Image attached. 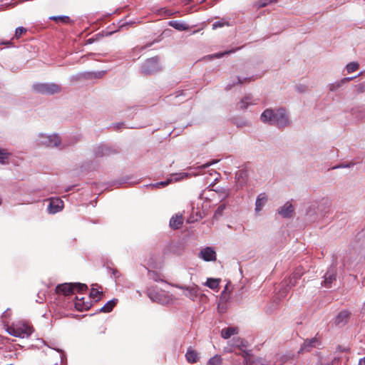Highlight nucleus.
I'll return each instance as SVG.
<instances>
[{"mask_svg": "<svg viewBox=\"0 0 365 365\" xmlns=\"http://www.w3.org/2000/svg\"><path fill=\"white\" fill-rule=\"evenodd\" d=\"M118 271H117V270L113 271V274H114V276H115V277H117V274H118Z\"/></svg>", "mask_w": 365, "mask_h": 365, "instance_id": "nucleus-54", "label": "nucleus"}, {"mask_svg": "<svg viewBox=\"0 0 365 365\" xmlns=\"http://www.w3.org/2000/svg\"><path fill=\"white\" fill-rule=\"evenodd\" d=\"M354 165V163H341L339 165H336L335 167L333 168V169H336V168H350L351 166H353Z\"/></svg>", "mask_w": 365, "mask_h": 365, "instance_id": "nucleus-45", "label": "nucleus"}, {"mask_svg": "<svg viewBox=\"0 0 365 365\" xmlns=\"http://www.w3.org/2000/svg\"><path fill=\"white\" fill-rule=\"evenodd\" d=\"M252 97L251 96H245L240 102V108L242 110L246 109L249 105L252 104Z\"/></svg>", "mask_w": 365, "mask_h": 365, "instance_id": "nucleus-30", "label": "nucleus"}, {"mask_svg": "<svg viewBox=\"0 0 365 365\" xmlns=\"http://www.w3.org/2000/svg\"><path fill=\"white\" fill-rule=\"evenodd\" d=\"M263 123L275 125L278 128H284L289 124L288 116L284 108L277 110L266 109L260 116Z\"/></svg>", "mask_w": 365, "mask_h": 365, "instance_id": "nucleus-1", "label": "nucleus"}, {"mask_svg": "<svg viewBox=\"0 0 365 365\" xmlns=\"http://www.w3.org/2000/svg\"><path fill=\"white\" fill-rule=\"evenodd\" d=\"M39 138V143L46 147H58L61 144L60 137L56 134L50 135L41 134Z\"/></svg>", "mask_w": 365, "mask_h": 365, "instance_id": "nucleus-8", "label": "nucleus"}, {"mask_svg": "<svg viewBox=\"0 0 365 365\" xmlns=\"http://www.w3.org/2000/svg\"><path fill=\"white\" fill-rule=\"evenodd\" d=\"M63 207V202L60 198H51L48 205L49 213L55 214L60 212Z\"/></svg>", "mask_w": 365, "mask_h": 365, "instance_id": "nucleus-12", "label": "nucleus"}, {"mask_svg": "<svg viewBox=\"0 0 365 365\" xmlns=\"http://www.w3.org/2000/svg\"><path fill=\"white\" fill-rule=\"evenodd\" d=\"M219 160H211L207 163H205L203 164L201 166H198L197 167V169L200 170V169H205V168H207L208 167H210V165H214L215 163H217Z\"/></svg>", "mask_w": 365, "mask_h": 365, "instance_id": "nucleus-44", "label": "nucleus"}, {"mask_svg": "<svg viewBox=\"0 0 365 365\" xmlns=\"http://www.w3.org/2000/svg\"><path fill=\"white\" fill-rule=\"evenodd\" d=\"M235 178L237 180V185L240 187H242L247 184L248 173L245 170H238L235 174Z\"/></svg>", "mask_w": 365, "mask_h": 365, "instance_id": "nucleus-17", "label": "nucleus"}, {"mask_svg": "<svg viewBox=\"0 0 365 365\" xmlns=\"http://www.w3.org/2000/svg\"><path fill=\"white\" fill-rule=\"evenodd\" d=\"M175 287L185 290L184 295L191 300L194 301L195 299L199 294V287L197 285H193L192 287H186L182 285L176 284Z\"/></svg>", "mask_w": 365, "mask_h": 365, "instance_id": "nucleus-11", "label": "nucleus"}, {"mask_svg": "<svg viewBox=\"0 0 365 365\" xmlns=\"http://www.w3.org/2000/svg\"><path fill=\"white\" fill-rule=\"evenodd\" d=\"M169 25L180 31L189 29V26L187 24H184L180 21H170L169 22Z\"/></svg>", "mask_w": 365, "mask_h": 365, "instance_id": "nucleus-26", "label": "nucleus"}, {"mask_svg": "<svg viewBox=\"0 0 365 365\" xmlns=\"http://www.w3.org/2000/svg\"><path fill=\"white\" fill-rule=\"evenodd\" d=\"M86 289H88L87 285L81 283H64L58 284L56 287V293L63 294L64 296L74 294L75 290L78 292H83Z\"/></svg>", "mask_w": 365, "mask_h": 365, "instance_id": "nucleus-2", "label": "nucleus"}, {"mask_svg": "<svg viewBox=\"0 0 365 365\" xmlns=\"http://www.w3.org/2000/svg\"><path fill=\"white\" fill-rule=\"evenodd\" d=\"M225 207V204H221L215 212L214 217L217 219L219 217L222 216Z\"/></svg>", "mask_w": 365, "mask_h": 365, "instance_id": "nucleus-37", "label": "nucleus"}, {"mask_svg": "<svg viewBox=\"0 0 365 365\" xmlns=\"http://www.w3.org/2000/svg\"><path fill=\"white\" fill-rule=\"evenodd\" d=\"M49 19L56 22L61 21L63 24H70L72 21L68 16H53L49 17Z\"/></svg>", "mask_w": 365, "mask_h": 365, "instance_id": "nucleus-29", "label": "nucleus"}, {"mask_svg": "<svg viewBox=\"0 0 365 365\" xmlns=\"http://www.w3.org/2000/svg\"><path fill=\"white\" fill-rule=\"evenodd\" d=\"M294 212V208L292 203L287 202L278 210V213L284 218L291 217Z\"/></svg>", "mask_w": 365, "mask_h": 365, "instance_id": "nucleus-14", "label": "nucleus"}, {"mask_svg": "<svg viewBox=\"0 0 365 365\" xmlns=\"http://www.w3.org/2000/svg\"><path fill=\"white\" fill-rule=\"evenodd\" d=\"M267 201V197L265 193L259 194L255 202V212H258L261 211Z\"/></svg>", "mask_w": 365, "mask_h": 365, "instance_id": "nucleus-22", "label": "nucleus"}, {"mask_svg": "<svg viewBox=\"0 0 365 365\" xmlns=\"http://www.w3.org/2000/svg\"><path fill=\"white\" fill-rule=\"evenodd\" d=\"M359 67V64L357 62H351L346 66V69L349 73L356 71Z\"/></svg>", "mask_w": 365, "mask_h": 365, "instance_id": "nucleus-35", "label": "nucleus"}, {"mask_svg": "<svg viewBox=\"0 0 365 365\" xmlns=\"http://www.w3.org/2000/svg\"><path fill=\"white\" fill-rule=\"evenodd\" d=\"M225 25H228V23L225 21H215V23H213L212 24V29H216L217 28H221V27H223Z\"/></svg>", "mask_w": 365, "mask_h": 365, "instance_id": "nucleus-42", "label": "nucleus"}, {"mask_svg": "<svg viewBox=\"0 0 365 365\" xmlns=\"http://www.w3.org/2000/svg\"><path fill=\"white\" fill-rule=\"evenodd\" d=\"M172 14H173V13H172L171 11H169V12L168 13V15L170 16V15H172Z\"/></svg>", "mask_w": 365, "mask_h": 365, "instance_id": "nucleus-55", "label": "nucleus"}, {"mask_svg": "<svg viewBox=\"0 0 365 365\" xmlns=\"http://www.w3.org/2000/svg\"><path fill=\"white\" fill-rule=\"evenodd\" d=\"M26 32V29L24 27H18L16 29V31H15V37L16 38H20V36L21 35H23L24 34H25Z\"/></svg>", "mask_w": 365, "mask_h": 365, "instance_id": "nucleus-43", "label": "nucleus"}, {"mask_svg": "<svg viewBox=\"0 0 365 365\" xmlns=\"http://www.w3.org/2000/svg\"><path fill=\"white\" fill-rule=\"evenodd\" d=\"M351 316V312L348 310H342L341 311L335 319V324L337 326L343 327L349 321Z\"/></svg>", "mask_w": 365, "mask_h": 365, "instance_id": "nucleus-15", "label": "nucleus"}, {"mask_svg": "<svg viewBox=\"0 0 365 365\" xmlns=\"http://www.w3.org/2000/svg\"><path fill=\"white\" fill-rule=\"evenodd\" d=\"M359 365H365V357L359 360Z\"/></svg>", "mask_w": 365, "mask_h": 365, "instance_id": "nucleus-50", "label": "nucleus"}, {"mask_svg": "<svg viewBox=\"0 0 365 365\" xmlns=\"http://www.w3.org/2000/svg\"><path fill=\"white\" fill-rule=\"evenodd\" d=\"M148 275L150 279H153L155 282L163 281L162 279H160L158 273L155 271H149Z\"/></svg>", "mask_w": 365, "mask_h": 365, "instance_id": "nucleus-40", "label": "nucleus"}, {"mask_svg": "<svg viewBox=\"0 0 365 365\" xmlns=\"http://www.w3.org/2000/svg\"><path fill=\"white\" fill-rule=\"evenodd\" d=\"M106 73V71H101L98 72H93V71H86L83 72L78 74V78L79 79H85V80H90V79H97V78H101Z\"/></svg>", "mask_w": 365, "mask_h": 365, "instance_id": "nucleus-16", "label": "nucleus"}, {"mask_svg": "<svg viewBox=\"0 0 365 365\" xmlns=\"http://www.w3.org/2000/svg\"><path fill=\"white\" fill-rule=\"evenodd\" d=\"M168 247H165L164 249V251H163L164 254H167L168 253Z\"/></svg>", "mask_w": 365, "mask_h": 365, "instance_id": "nucleus-53", "label": "nucleus"}, {"mask_svg": "<svg viewBox=\"0 0 365 365\" xmlns=\"http://www.w3.org/2000/svg\"><path fill=\"white\" fill-rule=\"evenodd\" d=\"M356 76L344 78L341 79V83H343L344 84L347 83L349 81H351L354 80V78H356Z\"/></svg>", "mask_w": 365, "mask_h": 365, "instance_id": "nucleus-47", "label": "nucleus"}, {"mask_svg": "<svg viewBox=\"0 0 365 365\" xmlns=\"http://www.w3.org/2000/svg\"><path fill=\"white\" fill-rule=\"evenodd\" d=\"M220 282V279H219L208 278L205 282V285L212 289H215L218 288Z\"/></svg>", "mask_w": 365, "mask_h": 365, "instance_id": "nucleus-31", "label": "nucleus"}, {"mask_svg": "<svg viewBox=\"0 0 365 365\" xmlns=\"http://www.w3.org/2000/svg\"><path fill=\"white\" fill-rule=\"evenodd\" d=\"M158 57H153L145 61L140 67V71L145 75H150L160 71Z\"/></svg>", "mask_w": 365, "mask_h": 365, "instance_id": "nucleus-5", "label": "nucleus"}, {"mask_svg": "<svg viewBox=\"0 0 365 365\" xmlns=\"http://www.w3.org/2000/svg\"><path fill=\"white\" fill-rule=\"evenodd\" d=\"M103 294V292H99L98 289L95 288H92L90 292V297L95 299L96 302H98L100 299V296Z\"/></svg>", "mask_w": 365, "mask_h": 365, "instance_id": "nucleus-34", "label": "nucleus"}, {"mask_svg": "<svg viewBox=\"0 0 365 365\" xmlns=\"http://www.w3.org/2000/svg\"><path fill=\"white\" fill-rule=\"evenodd\" d=\"M8 332L16 337L24 338L30 336L33 332V328L27 324L13 325L8 329Z\"/></svg>", "mask_w": 365, "mask_h": 365, "instance_id": "nucleus-6", "label": "nucleus"}, {"mask_svg": "<svg viewBox=\"0 0 365 365\" xmlns=\"http://www.w3.org/2000/svg\"><path fill=\"white\" fill-rule=\"evenodd\" d=\"M223 193L225 194L224 197H228V196H229V194H230L229 190H226V191H225Z\"/></svg>", "mask_w": 365, "mask_h": 365, "instance_id": "nucleus-51", "label": "nucleus"}, {"mask_svg": "<svg viewBox=\"0 0 365 365\" xmlns=\"http://www.w3.org/2000/svg\"><path fill=\"white\" fill-rule=\"evenodd\" d=\"M344 85L343 83H341V80L332 83H330L329 86V91H337L340 87H341Z\"/></svg>", "mask_w": 365, "mask_h": 365, "instance_id": "nucleus-39", "label": "nucleus"}, {"mask_svg": "<svg viewBox=\"0 0 365 365\" xmlns=\"http://www.w3.org/2000/svg\"><path fill=\"white\" fill-rule=\"evenodd\" d=\"M231 346L235 348H238L243 353H246L245 349L247 347V343L246 341L240 337H234L232 340Z\"/></svg>", "mask_w": 365, "mask_h": 365, "instance_id": "nucleus-20", "label": "nucleus"}, {"mask_svg": "<svg viewBox=\"0 0 365 365\" xmlns=\"http://www.w3.org/2000/svg\"><path fill=\"white\" fill-rule=\"evenodd\" d=\"M146 294L148 297L155 302L162 304H166L171 301L170 297L164 291H158L157 287H150L147 289Z\"/></svg>", "mask_w": 365, "mask_h": 365, "instance_id": "nucleus-4", "label": "nucleus"}, {"mask_svg": "<svg viewBox=\"0 0 365 365\" xmlns=\"http://www.w3.org/2000/svg\"><path fill=\"white\" fill-rule=\"evenodd\" d=\"M304 274V272L302 271V269L297 268L292 274V276L289 279V282L287 284V286H289L290 287H294L296 285V282H292V279H299L302 274Z\"/></svg>", "mask_w": 365, "mask_h": 365, "instance_id": "nucleus-25", "label": "nucleus"}, {"mask_svg": "<svg viewBox=\"0 0 365 365\" xmlns=\"http://www.w3.org/2000/svg\"><path fill=\"white\" fill-rule=\"evenodd\" d=\"M237 333H238L237 327H229L222 329L221 336L225 339H227L230 338L231 336H232L234 334H237Z\"/></svg>", "mask_w": 365, "mask_h": 365, "instance_id": "nucleus-23", "label": "nucleus"}, {"mask_svg": "<svg viewBox=\"0 0 365 365\" xmlns=\"http://www.w3.org/2000/svg\"><path fill=\"white\" fill-rule=\"evenodd\" d=\"M365 92V83H361L356 86H354V93L355 94L363 93Z\"/></svg>", "mask_w": 365, "mask_h": 365, "instance_id": "nucleus-38", "label": "nucleus"}, {"mask_svg": "<svg viewBox=\"0 0 365 365\" xmlns=\"http://www.w3.org/2000/svg\"><path fill=\"white\" fill-rule=\"evenodd\" d=\"M196 215H197V217L196 218H193V217H190V220H188V222H194V221H197L198 219H202L203 217V215H202L201 212H196Z\"/></svg>", "mask_w": 365, "mask_h": 365, "instance_id": "nucleus-46", "label": "nucleus"}, {"mask_svg": "<svg viewBox=\"0 0 365 365\" xmlns=\"http://www.w3.org/2000/svg\"><path fill=\"white\" fill-rule=\"evenodd\" d=\"M235 50H230V51H226L225 52H220V53H215L213 55L211 56V58H221L227 54H230L231 53H233L235 52Z\"/></svg>", "mask_w": 365, "mask_h": 365, "instance_id": "nucleus-41", "label": "nucleus"}, {"mask_svg": "<svg viewBox=\"0 0 365 365\" xmlns=\"http://www.w3.org/2000/svg\"><path fill=\"white\" fill-rule=\"evenodd\" d=\"M123 125H124L123 123H118L115 124V127L117 129L122 128Z\"/></svg>", "mask_w": 365, "mask_h": 365, "instance_id": "nucleus-49", "label": "nucleus"}, {"mask_svg": "<svg viewBox=\"0 0 365 365\" xmlns=\"http://www.w3.org/2000/svg\"><path fill=\"white\" fill-rule=\"evenodd\" d=\"M76 301L75 302V307L76 309L79 311L88 309L91 307V304L88 302L85 303L82 300L83 298L78 299V297H76Z\"/></svg>", "mask_w": 365, "mask_h": 365, "instance_id": "nucleus-27", "label": "nucleus"}, {"mask_svg": "<svg viewBox=\"0 0 365 365\" xmlns=\"http://www.w3.org/2000/svg\"><path fill=\"white\" fill-rule=\"evenodd\" d=\"M183 224V217L182 215H175L170 220V227L173 230H178Z\"/></svg>", "mask_w": 365, "mask_h": 365, "instance_id": "nucleus-19", "label": "nucleus"}, {"mask_svg": "<svg viewBox=\"0 0 365 365\" xmlns=\"http://www.w3.org/2000/svg\"><path fill=\"white\" fill-rule=\"evenodd\" d=\"M297 279H292V282H295L297 283Z\"/></svg>", "mask_w": 365, "mask_h": 365, "instance_id": "nucleus-56", "label": "nucleus"}, {"mask_svg": "<svg viewBox=\"0 0 365 365\" xmlns=\"http://www.w3.org/2000/svg\"><path fill=\"white\" fill-rule=\"evenodd\" d=\"M336 267L335 266L330 267L324 275V281L322 284L327 287H331L332 283L336 280Z\"/></svg>", "mask_w": 365, "mask_h": 365, "instance_id": "nucleus-9", "label": "nucleus"}, {"mask_svg": "<svg viewBox=\"0 0 365 365\" xmlns=\"http://www.w3.org/2000/svg\"><path fill=\"white\" fill-rule=\"evenodd\" d=\"M351 114L358 120H365V108L356 107L351 109Z\"/></svg>", "mask_w": 365, "mask_h": 365, "instance_id": "nucleus-21", "label": "nucleus"}, {"mask_svg": "<svg viewBox=\"0 0 365 365\" xmlns=\"http://www.w3.org/2000/svg\"><path fill=\"white\" fill-rule=\"evenodd\" d=\"M247 80L250 81H251V80H252V78H241L240 77H239V76H238V77H237V83H238V84H242V83H245Z\"/></svg>", "mask_w": 365, "mask_h": 365, "instance_id": "nucleus-48", "label": "nucleus"}, {"mask_svg": "<svg viewBox=\"0 0 365 365\" xmlns=\"http://www.w3.org/2000/svg\"><path fill=\"white\" fill-rule=\"evenodd\" d=\"M33 91L36 93L43 95H53L61 92V86L58 84L51 83H37L32 86Z\"/></svg>", "mask_w": 365, "mask_h": 365, "instance_id": "nucleus-3", "label": "nucleus"}, {"mask_svg": "<svg viewBox=\"0 0 365 365\" xmlns=\"http://www.w3.org/2000/svg\"><path fill=\"white\" fill-rule=\"evenodd\" d=\"M118 299H113L108 302L101 309H100L102 312H110L113 310V307L117 304Z\"/></svg>", "mask_w": 365, "mask_h": 365, "instance_id": "nucleus-28", "label": "nucleus"}, {"mask_svg": "<svg viewBox=\"0 0 365 365\" xmlns=\"http://www.w3.org/2000/svg\"><path fill=\"white\" fill-rule=\"evenodd\" d=\"M276 1L277 0H259L257 2H256L255 6L257 9H260Z\"/></svg>", "mask_w": 365, "mask_h": 365, "instance_id": "nucleus-36", "label": "nucleus"}, {"mask_svg": "<svg viewBox=\"0 0 365 365\" xmlns=\"http://www.w3.org/2000/svg\"><path fill=\"white\" fill-rule=\"evenodd\" d=\"M319 340L317 339V338L316 337H314V338H312L310 339H306L304 343H303V345L302 346L301 349H300V351H310L312 350V349H313L314 347H316L318 344H319Z\"/></svg>", "mask_w": 365, "mask_h": 365, "instance_id": "nucleus-18", "label": "nucleus"}, {"mask_svg": "<svg viewBox=\"0 0 365 365\" xmlns=\"http://www.w3.org/2000/svg\"><path fill=\"white\" fill-rule=\"evenodd\" d=\"M185 358L188 363L194 364L199 360L198 353L189 348L185 354Z\"/></svg>", "mask_w": 365, "mask_h": 365, "instance_id": "nucleus-24", "label": "nucleus"}, {"mask_svg": "<svg viewBox=\"0 0 365 365\" xmlns=\"http://www.w3.org/2000/svg\"><path fill=\"white\" fill-rule=\"evenodd\" d=\"M190 176H191V174L188 173H180L173 174L170 179H168L165 181H161V182H157L155 184H152V185H150V186L155 187H160V186L165 187V186L169 185L173 181L178 182L180 180L187 178Z\"/></svg>", "mask_w": 365, "mask_h": 365, "instance_id": "nucleus-10", "label": "nucleus"}, {"mask_svg": "<svg viewBox=\"0 0 365 365\" xmlns=\"http://www.w3.org/2000/svg\"><path fill=\"white\" fill-rule=\"evenodd\" d=\"M87 41H88V43H92L93 42V39L89 38V39H88Z\"/></svg>", "mask_w": 365, "mask_h": 365, "instance_id": "nucleus-52", "label": "nucleus"}, {"mask_svg": "<svg viewBox=\"0 0 365 365\" xmlns=\"http://www.w3.org/2000/svg\"><path fill=\"white\" fill-rule=\"evenodd\" d=\"M199 256L206 262L216 260V252L213 248L210 247H207L202 249L200 251Z\"/></svg>", "mask_w": 365, "mask_h": 365, "instance_id": "nucleus-13", "label": "nucleus"}, {"mask_svg": "<svg viewBox=\"0 0 365 365\" xmlns=\"http://www.w3.org/2000/svg\"><path fill=\"white\" fill-rule=\"evenodd\" d=\"M93 151L96 158L110 156L118 154L120 152L117 148L105 144H101L96 146Z\"/></svg>", "mask_w": 365, "mask_h": 365, "instance_id": "nucleus-7", "label": "nucleus"}, {"mask_svg": "<svg viewBox=\"0 0 365 365\" xmlns=\"http://www.w3.org/2000/svg\"><path fill=\"white\" fill-rule=\"evenodd\" d=\"M222 361L221 356L217 354L209 359L207 365H220Z\"/></svg>", "mask_w": 365, "mask_h": 365, "instance_id": "nucleus-32", "label": "nucleus"}, {"mask_svg": "<svg viewBox=\"0 0 365 365\" xmlns=\"http://www.w3.org/2000/svg\"><path fill=\"white\" fill-rule=\"evenodd\" d=\"M9 155V153H8L5 149L0 148V163H6Z\"/></svg>", "mask_w": 365, "mask_h": 365, "instance_id": "nucleus-33", "label": "nucleus"}]
</instances>
